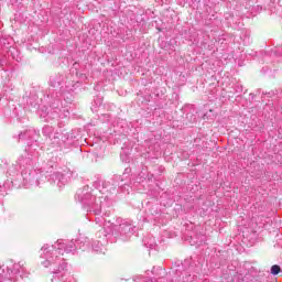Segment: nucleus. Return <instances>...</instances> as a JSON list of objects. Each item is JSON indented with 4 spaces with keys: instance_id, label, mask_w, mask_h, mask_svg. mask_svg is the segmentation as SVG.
<instances>
[{
    "instance_id": "1",
    "label": "nucleus",
    "mask_w": 282,
    "mask_h": 282,
    "mask_svg": "<svg viewBox=\"0 0 282 282\" xmlns=\"http://www.w3.org/2000/svg\"><path fill=\"white\" fill-rule=\"evenodd\" d=\"M41 250L42 257L50 261V259H54V257L55 259H58V254H63V250L67 254L76 252V243H74V241L65 243L63 240H57V247L52 246L50 248V246L46 245L42 247Z\"/></svg>"
},
{
    "instance_id": "2",
    "label": "nucleus",
    "mask_w": 282,
    "mask_h": 282,
    "mask_svg": "<svg viewBox=\"0 0 282 282\" xmlns=\"http://www.w3.org/2000/svg\"><path fill=\"white\" fill-rule=\"evenodd\" d=\"M67 270V262L63 261L58 268L56 270L53 271V278H52V282L58 280L61 281V279H63V276H65V271Z\"/></svg>"
},
{
    "instance_id": "3",
    "label": "nucleus",
    "mask_w": 282,
    "mask_h": 282,
    "mask_svg": "<svg viewBox=\"0 0 282 282\" xmlns=\"http://www.w3.org/2000/svg\"><path fill=\"white\" fill-rule=\"evenodd\" d=\"M43 134L46 135V138H50V140L58 139V133H54V128L52 126H45L43 128Z\"/></svg>"
},
{
    "instance_id": "4",
    "label": "nucleus",
    "mask_w": 282,
    "mask_h": 282,
    "mask_svg": "<svg viewBox=\"0 0 282 282\" xmlns=\"http://www.w3.org/2000/svg\"><path fill=\"white\" fill-rule=\"evenodd\" d=\"M0 282H13L12 271L10 269H2L0 272Z\"/></svg>"
},
{
    "instance_id": "5",
    "label": "nucleus",
    "mask_w": 282,
    "mask_h": 282,
    "mask_svg": "<svg viewBox=\"0 0 282 282\" xmlns=\"http://www.w3.org/2000/svg\"><path fill=\"white\" fill-rule=\"evenodd\" d=\"M40 118H47V107H42L37 109Z\"/></svg>"
},
{
    "instance_id": "6",
    "label": "nucleus",
    "mask_w": 282,
    "mask_h": 282,
    "mask_svg": "<svg viewBox=\"0 0 282 282\" xmlns=\"http://www.w3.org/2000/svg\"><path fill=\"white\" fill-rule=\"evenodd\" d=\"M121 232H127V228H131V223L123 221L119 225Z\"/></svg>"
},
{
    "instance_id": "7",
    "label": "nucleus",
    "mask_w": 282,
    "mask_h": 282,
    "mask_svg": "<svg viewBox=\"0 0 282 282\" xmlns=\"http://www.w3.org/2000/svg\"><path fill=\"white\" fill-rule=\"evenodd\" d=\"M281 272V267L279 264H274L271 267V274H273V276H276V274H279Z\"/></svg>"
},
{
    "instance_id": "8",
    "label": "nucleus",
    "mask_w": 282,
    "mask_h": 282,
    "mask_svg": "<svg viewBox=\"0 0 282 282\" xmlns=\"http://www.w3.org/2000/svg\"><path fill=\"white\" fill-rule=\"evenodd\" d=\"M21 135H23V133H20V134H19V138H21Z\"/></svg>"
}]
</instances>
